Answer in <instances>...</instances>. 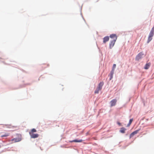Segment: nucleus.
Here are the masks:
<instances>
[{
  "label": "nucleus",
  "mask_w": 154,
  "mask_h": 154,
  "mask_svg": "<svg viewBox=\"0 0 154 154\" xmlns=\"http://www.w3.org/2000/svg\"><path fill=\"white\" fill-rule=\"evenodd\" d=\"M116 64H114L112 66V70L113 71H114L116 67Z\"/></svg>",
  "instance_id": "obj_19"
},
{
  "label": "nucleus",
  "mask_w": 154,
  "mask_h": 154,
  "mask_svg": "<svg viewBox=\"0 0 154 154\" xmlns=\"http://www.w3.org/2000/svg\"><path fill=\"white\" fill-rule=\"evenodd\" d=\"M133 119H131L129 121V122L128 125V126H129L132 123V121H133Z\"/></svg>",
  "instance_id": "obj_18"
},
{
  "label": "nucleus",
  "mask_w": 154,
  "mask_h": 154,
  "mask_svg": "<svg viewBox=\"0 0 154 154\" xmlns=\"http://www.w3.org/2000/svg\"><path fill=\"white\" fill-rule=\"evenodd\" d=\"M104 84L103 82H101L98 85V87H97V88L100 89V90H101L102 88V87L103 85Z\"/></svg>",
  "instance_id": "obj_9"
},
{
  "label": "nucleus",
  "mask_w": 154,
  "mask_h": 154,
  "mask_svg": "<svg viewBox=\"0 0 154 154\" xmlns=\"http://www.w3.org/2000/svg\"><path fill=\"white\" fill-rule=\"evenodd\" d=\"M116 42V41L114 40H112L111 42L109 44V48H110L111 49L113 47Z\"/></svg>",
  "instance_id": "obj_8"
},
{
  "label": "nucleus",
  "mask_w": 154,
  "mask_h": 154,
  "mask_svg": "<svg viewBox=\"0 0 154 154\" xmlns=\"http://www.w3.org/2000/svg\"><path fill=\"white\" fill-rule=\"evenodd\" d=\"M114 71H113L112 70L110 73V74L109 75V76H110V79H109L110 80H111V79L113 78V74H114Z\"/></svg>",
  "instance_id": "obj_12"
},
{
  "label": "nucleus",
  "mask_w": 154,
  "mask_h": 154,
  "mask_svg": "<svg viewBox=\"0 0 154 154\" xmlns=\"http://www.w3.org/2000/svg\"><path fill=\"white\" fill-rule=\"evenodd\" d=\"M21 136L20 135H18V138H13L11 140V141H14V142H17L20 141L21 140Z\"/></svg>",
  "instance_id": "obj_2"
},
{
  "label": "nucleus",
  "mask_w": 154,
  "mask_h": 154,
  "mask_svg": "<svg viewBox=\"0 0 154 154\" xmlns=\"http://www.w3.org/2000/svg\"><path fill=\"white\" fill-rule=\"evenodd\" d=\"M29 134L30 136L31 137V138H37L39 136L38 134H34V133H33V134L31 133V134Z\"/></svg>",
  "instance_id": "obj_6"
},
{
  "label": "nucleus",
  "mask_w": 154,
  "mask_h": 154,
  "mask_svg": "<svg viewBox=\"0 0 154 154\" xmlns=\"http://www.w3.org/2000/svg\"><path fill=\"white\" fill-rule=\"evenodd\" d=\"M10 134L8 133L4 135H2L1 136V137H7Z\"/></svg>",
  "instance_id": "obj_17"
},
{
  "label": "nucleus",
  "mask_w": 154,
  "mask_h": 154,
  "mask_svg": "<svg viewBox=\"0 0 154 154\" xmlns=\"http://www.w3.org/2000/svg\"><path fill=\"white\" fill-rule=\"evenodd\" d=\"M139 131V130H137L132 132L130 135V138H131L135 134H137Z\"/></svg>",
  "instance_id": "obj_7"
},
{
  "label": "nucleus",
  "mask_w": 154,
  "mask_h": 154,
  "mask_svg": "<svg viewBox=\"0 0 154 154\" xmlns=\"http://www.w3.org/2000/svg\"><path fill=\"white\" fill-rule=\"evenodd\" d=\"M1 145H0V148H1Z\"/></svg>",
  "instance_id": "obj_21"
},
{
  "label": "nucleus",
  "mask_w": 154,
  "mask_h": 154,
  "mask_svg": "<svg viewBox=\"0 0 154 154\" xmlns=\"http://www.w3.org/2000/svg\"><path fill=\"white\" fill-rule=\"evenodd\" d=\"M109 37L113 39L112 40L115 41H116L117 38V37L116 34H112L110 35Z\"/></svg>",
  "instance_id": "obj_4"
},
{
  "label": "nucleus",
  "mask_w": 154,
  "mask_h": 154,
  "mask_svg": "<svg viewBox=\"0 0 154 154\" xmlns=\"http://www.w3.org/2000/svg\"><path fill=\"white\" fill-rule=\"evenodd\" d=\"M100 91V90L97 88L96 90L94 91V93L95 94H98L99 91Z\"/></svg>",
  "instance_id": "obj_16"
},
{
  "label": "nucleus",
  "mask_w": 154,
  "mask_h": 154,
  "mask_svg": "<svg viewBox=\"0 0 154 154\" xmlns=\"http://www.w3.org/2000/svg\"><path fill=\"white\" fill-rule=\"evenodd\" d=\"M143 55V54L142 52L139 53L136 56V60H139L141 58Z\"/></svg>",
  "instance_id": "obj_5"
},
{
  "label": "nucleus",
  "mask_w": 154,
  "mask_h": 154,
  "mask_svg": "<svg viewBox=\"0 0 154 154\" xmlns=\"http://www.w3.org/2000/svg\"><path fill=\"white\" fill-rule=\"evenodd\" d=\"M117 124L119 125H120L121 124V123L119 122H117Z\"/></svg>",
  "instance_id": "obj_20"
},
{
  "label": "nucleus",
  "mask_w": 154,
  "mask_h": 154,
  "mask_svg": "<svg viewBox=\"0 0 154 154\" xmlns=\"http://www.w3.org/2000/svg\"><path fill=\"white\" fill-rule=\"evenodd\" d=\"M109 38L108 36H106L104 37L103 38V42L105 43L106 42L109 40Z\"/></svg>",
  "instance_id": "obj_10"
},
{
  "label": "nucleus",
  "mask_w": 154,
  "mask_h": 154,
  "mask_svg": "<svg viewBox=\"0 0 154 154\" xmlns=\"http://www.w3.org/2000/svg\"><path fill=\"white\" fill-rule=\"evenodd\" d=\"M83 140L82 139L80 140H73L72 141H71V142H82Z\"/></svg>",
  "instance_id": "obj_13"
},
{
  "label": "nucleus",
  "mask_w": 154,
  "mask_h": 154,
  "mask_svg": "<svg viewBox=\"0 0 154 154\" xmlns=\"http://www.w3.org/2000/svg\"><path fill=\"white\" fill-rule=\"evenodd\" d=\"M154 34V28L153 27L150 33L149 34L148 37V41H147V43H149L152 39V37L153 36Z\"/></svg>",
  "instance_id": "obj_1"
},
{
  "label": "nucleus",
  "mask_w": 154,
  "mask_h": 154,
  "mask_svg": "<svg viewBox=\"0 0 154 154\" xmlns=\"http://www.w3.org/2000/svg\"><path fill=\"white\" fill-rule=\"evenodd\" d=\"M126 130V129L124 128H121L120 131V132L122 133H124L125 132V131Z\"/></svg>",
  "instance_id": "obj_14"
},
{
  "label": "nucleus",
  "mask_w": 154,
  "mask_h": 154,
  "mask_svg": "<svg viewBox=\"0 0 154 154\" xmlns=\"http://www.w3.org/2000/svg\"><path fill=\"white\" fill-rule=\"evenodd\" d=\"M36 131V130L35 128H33L31 130L30 132H29V134H31L34 133V132H35Z\"/></svg>",
  "instance_id": "obj_15"
},
{
  "label": "nucleus",
  "mask_w": 154,
  "mask_h": 154,
  "mask_svg": "<svg viewBox=\"0 0 154 154\" xmlns=\"http://www.w3.org/2000/svg\"><path fill=\"white\" fill-rule=\"evenodd\" d=\"M150 65V64L149 63H146L145 65L144 68L146 69H148Z\"/></svg>",
  "instance_id": "obj_11"
},
{
  "label": "nucleus",
  "mask_w": 154,
  "mask_h": 154,
  "mask_svg": "<svg viewBox=\"0 0 154 154\" xmlns=\"http://www.w3.org/2000/svg\"><path fill=\"white\" fill-rule=\"evenodd\" d=\"M117 102V100L114 99L112 100L110 102L111 106L112 107L116 105Z\"/></svg>",
  "instance_id": "obj_3"
}]
</instances>
